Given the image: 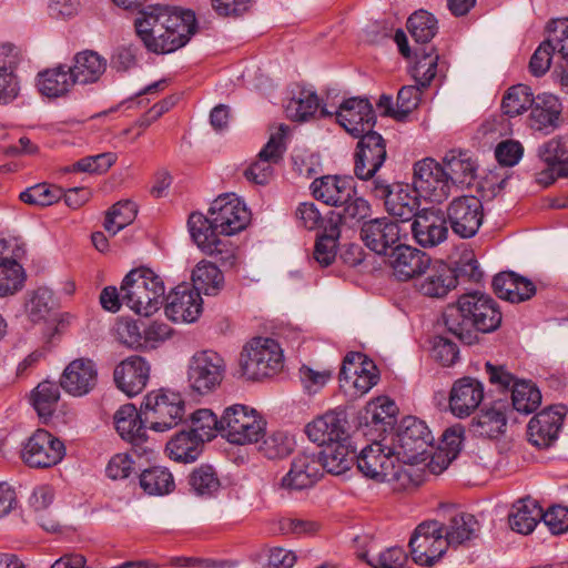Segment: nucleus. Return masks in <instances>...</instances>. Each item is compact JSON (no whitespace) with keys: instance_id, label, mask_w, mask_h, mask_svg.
Returning a JSON list of instances; mask_svg holds the SVG:
<instances>
[{"instance_id":"obj_41","label":"nucleus","mask_w":568,"mask_h":568,"mask_svg":"<svg viewBox=\"0 0 568 568\" xmlns=\"http://www.w3.org/2000/svg\"><path fill=\"white\" fill-rule=\"evenodd\" d=\"M485 372L489 383L500 390H540L539 385L531 379L518 378L507 368L506 365H496L490 362H486Z\"/></svg>"},{"instance_id":"obj_11","label":"nucleus","mask_w":568,"mask_h":568,"mask_svg":"<svg viewBox=\"0 0 568 568\" xmlns=\"http://www.w3.org/2000/svg\"><path fill=\"white\" fill-rule=\"evenodd\" d=\"M444 213L452 231L460 239L475 236L484 221L483 203L474 195L454 197Z\"/></svg>"},{"instance_id":"obj_9","label":"nucleus","mask_w":568,"mask_h":568,"mask_svg":"<svg viewBox=\"0 0 568 568\" xmlns=\"http://www.w3.org/2000/svg\"><path fill=\"white\" fill-rule=\"evenodd\" d=\"M141 412L152 430L166 432L184 419L185 403L181 393H148Z\"/></svg>"},{"instance_id":"obj_51","label":"nucleus","mask_w":568,"mask_h":568,"mask_svg":"<svg viewBox=\"0 0 568 568\" xmlns=\"http://www.w3.org/2000/svg\"><path fill=\"white\" fill-rule=\"evenodd\" d=\"M534 104V95L530 88L517 84L509 88L503 98L501 109L508 116H517L530 109Z\"/></svg>"},{"instance_id":"obj_5","label":"nucleus","mask_w":568,"mask_h":568,"mask_svg":"<svg viewBox=\"0 0 568 568\" xmlns=\"http://www.w3.org/2000/svg\"><path fill=\"white\" fill-rule=\"evenodd\" d=\"M434 437L425 424L415 416L404 417L392 434L390 447L402 464L414 465L424 462Z\"/></svg>"},{"instance_id":"obj_10","label":"nucleus","mask_w":568,"mask_h":568,"mask_svg":"<svg viewBox=\"0 0 568 568\" xmlns=\"http://www.w3.org/2000/svg\"><path fill=\"white\" fill-rule=\"evenodd\" d=\"M399 408L387 395H379L369 400L356 416V432L368 438H386L385 434L393 430Z\"/></svg>"},{"instance_id":"obj_40","label":"nucleus","mask_w":568,"mask_h":568,"mask_svg":"<svg viewBox=\"0 0 568 568\" xmlns=\"http://www.w3.org/2000/svg\"><path fill=\"white\" fill-rule=\"evenodd\" d=\"M444 537L448 545L457 547L478 536L479 523L474 515L459 513L452 516L447 524H444Z\"/></svg>"},{"instance_id":"obj_61","label":"nucleus","mask_w":568,"mask_h":568,"mask_svg":"<svg viewBox=\"0 0 568 568\" xmlns=\"http://www.w3.org/2000/svg\"><path fill=\"white\" fill-rule=\"evenodd\" d=\"M417 58L414 71L415 78L423 88H427L436 75L438 54H434V48L416 49Z\"/></svg>"},{"instance_id":"obj_29","label":"nucleus","mask_w":568,"mask_h":568,"mask_svg":"<svg viewBox=\"0 0 568 568\" xmlns=\"http://www.w3.org/2000/svg\"><path fill=\"white\" fill-rule=\"evenodd\" d=\"M311 191L317 201L336 207L354 195L355 186L352 178L324 175L312 182Z\"/></svg>"},{"instance_id":"obj_21","label":"nucleus","mask_w":568,"mask_h":568,"mask_svg":"<svg viewBox=\"0 0 568 568\" xmlns=\"http://www.w3.org/2000/svg\"><path fill=\"white\" fill-rule=\"evenodd\" d=\"M508 408L509 403L504 399L483 403L469 423V432L476 437L498 439L507 430Z\"/></svg>"},{"instance_id":"obj_45","label":"nucleus","mask_w":568,"mask_h":568,"mask_svg":"<svg viewBox=\"0 0 568 568\" xmlns=\"http://www.w3.org/2000/svg\"><path fill=\"white\" fill-rule=\"evenodd\" d=\"M20 59V51L10 53L0 64V104L12 102L19 94L20 85L13 69Z\"/></svg>"},{"instance_id":"obj_55","label":"nucleus","mask_w":568,"mask_h":568,"mask_svg":"<svg viewBox=\"0 0 568 568\" xmlns=\"http://www.w3.org/2000/svg\"><path fill=\"white\" fill-rule=\"evenodd\" d=\"M23 203L34 206H49L62 197V189L57 185L39 183L28 187L19 195Z\"/></svg>"},{"instance_id":"obj_58","label":"nucleus","mask_w":568,"mask_h":568,"mask_svg":"<svg viewBox=\"0 0 568 568\" xmlns=\"http://www.w3.org/2000/svg\"><path fill=\"white\" fill-rule=\"evenodd\" d=\"M258 450L268 459H282L293 452V443L285 432L276 430L264 438Z\"/></svg>"},{"instance_id":"obj_17","label":"nucleus","mask_w":568,"mask_h":568,"mask_svg":"<svg viewBox=\"0 0 568 568\" xmlns=\"http://www.w3.org/2000/svg\"><path fill=\"white\" fill-rule=\"evenodd\" d=\"M209 214L213 216V224L220 227V233L226 236L243 231L251 220V213L245 203L229 194L215 199Z\"/></svg>"},{"instance_id":"obj_7","label":"nucleus","mask_w":568,"mask_h":568,"mask_svg":"<svg viewBox=\"0 0 568 568\" xmlns=\"http://www.w3.org/2000/svg\"><path fill=\"white\" fill-rule=\"evenodd\" d=\"M372 444L356 454L358 470L369 479L377 483L397 481L402 478L403 465L395 455L386 438H371Z\"/></svg>"},{"instance_id":"obj_43","label":"nucleus","mask_w":568,"mask_h":568,"mask_svg":"<svg viewBox=\"0 0 568 568\" xmlns=\"http://www.w3.org/2000/svg\"><path fill=\"white\" fill-rule=\"evenodd\" d=\"M139 484L144 493L162 496L173 491L175 484L172 474L165 467L154 466L139 475Z\"/></svg>"},{"instance_id":"obj_42","label":"nucleus","mask_w":568,"mask_h":568,"mask_svg":"<svg viewBox=\"0 0 568 568\" xmlns=\"http://www.w3.org/2000/svg\"><path fill=\"white\" fill-rule=\"evenodd\" d=\"M193 291L205 294L216 295L222 290L224 276L220 268L210 262H201L192 272Z\"/></svg>"},{"instance_id":"obj_1","label":"nucleus","mask_w":568,"mask_h":568,"mask_svg":"<svg viewBox=\"0 0 568 568\" xmlns=\"http://www.w3.org/2000/svg\"><path fill=\"white\" fill-rule=\"evenodd\" d=\"M136 36L148 51L165 54L184 47L197 31L195 13L168 6H146L134 20Z\"/></svg>"},{"instance_id":"obj_35","label":"nucleus","mask_w":568,"mask_h":568,"mask_svg":"<svg viewBox=\"0 0 568 568\" xmlns=\"http://www.w3.org/2000/svg\"><path fill=\"white\" fill-rule=\"evenodd\" d=\"M106 60L98 52L84 50L73 57L72 65H68L75 84L95 83L106 70Z\"/></svg>"},{"instance_id":"obj_47","label":"nucleus","mask_w":568,"mask_h":568,"mask_svg":"<svg viewBox=\"0 0 568 568\" xmlns=\"http://www.w3.org/2000/svg\"><path fill=\"white\" fill-rule=\"evenodd\" d=\"M443 166L447 179H449L450 190L460 184H470L475 179L476 165L469 158H464L463 154L446 156Z\"/></svg>"},{"instance_id":"obj_19","label":"nucleus","mask_w":568,"mask_h":568,"mask_svg":"<svg viewBox=\"0 0 568 568\" xmlns=\"http://www.w3.org/2000/svg\"><path fill=\"white\" fill-rule=\"evenodd\" d=\"M336 121L354 138L368 134L376 122L372 103L366 98L353 97L344 100L335 112Z\"/></svg>"},{"instance_id":"obj_50","label":"nucleus","mask_w":568,"mask_h":568,"mask_svg":"<svg viewBox=\"0 0 568 568\" xmlns=\"http://www.w3.org/2000/svg\"><path fill=\"white\" fill-rule=\"evenodd\" d=\"M341 210L332 213L342 224L354 226L368 217L372 213V206L367 200L362 196L351 195L344 203L338 204Z\"/></svg>"},{"instance_id":"obj_57","label":"nucleus","mask_w":568,"mask_h":568,"mask_svg":"<svg viewBox=\"0 0 568 568\" xmlns=\"http://www.w3.org/2000/svg\"><path fill=\"white\" fill-rule=\"evenodd\" d=\"M189 484L200 496H211L221 486L216 471L210 465H201L195 468L189 477Z\"/></svg>"},{"instance_id":"obj_2","label":"nucleus","mask_w":568,"mask_h":568,"mask_svg":"<svg viewBox=\"0 0 568 568\" xmlns=\"http://www.w3.org/2000/svg\"><path fill=\"white\" fill-rule=\"evenodd\" d=\"M443 318L450 334L473 345L478 341V333H491L500 326L503 314L490 295L471 292L463 294L456 305L448 306Z\"/></svg>"},{"instance_id":"obj_8","label":"nucleus","mask_w":568,"mask_h":568,"mask_svg":"<svg viewBox=\"0 0 568 568\" xmlns=\"http://www.w3.org/2000/svg\"><path fill=\"white\" fill-rule=\"evenodd\" d=\"M366 192L384 203L386 212L403 222L415 219L420 211L415 189L399 182L390 183L386 179H376L365 184Z\"/></svg>"},{"instance_id":"obj_23","label":"nucleus","mask_w":568,"mask_h":568,"mask_svg":"<svg viewBox=\"0 0 568 568\" xmlns=\"http://www.w3.org/2000/svg\"><path fill=\"white\" fill-rule=\"evenodd\" d=\"M187 227L193 242L197 247L207 255H222L226 253L231 256L227 245L229 243L221 240L220 227L213 224V216H209L193 212L187 220Z\"/></svg>"},{"instance_id":"obj_30","label":"nucleus","mask_w":568,"mask_h":568,"mask_svg":"<svg viewBox=\"0 0 568 568\" xmlns=\"http://www.w3.org/2000/svg\"><path fill=\"white\" fill-rule=\"evenodd\" d=\"M63 390H93L98 385V369L90 358H75L64 368L59 379Z\"/></svg>"},{"instance_id":"obj_54","label":"nucleus","mask_w":568,"mask_h":568,"mask_svg":"<svg viewBox=\"0 0 568 568\" xmlns=\"http://www.w3.org/2000/svg\"><path fill=\"white\" fill-rule=\"evenodd\" d=\"M320 108L318 97L315 92L302 90L297 98H293L286 105L287 116L293 121H307Z\"/></svg>"},{"instance_id":"obj_15","label":"nucleus","mask_w":568,"mask_h":568,"mask_svg":"<svg viewBox=\"0 0 568 568\" xmlns=\"http://www.w3.org/2000/svg\"><path fill=\"white\" fill-rule=\"evenodd\" d=\"M381 378L376 364L362 352H348L338 373L339 390H371Z\"/></svg>"},{"instance_id":"obj_20","label":"nucleus","mask_w":568,"mask_h":568,"mask_svg":"<svg viewBox=\"0 0 568 568\" xmlns=\"http://www.w3.org/2000/svg\"><path fill=\"white\" fill-rule=\"evenodd\" d=\"M361 240L365 246L378 255H387L399 245L402 229L389 217H376L361 226Z\"/></svg>"},{"instance_id":"obj_13","label":"nucleus","mask_w":568,"mask_h":568,"mask_svg":"<svg viewBox=\"0 0 568 568\" xmlns=\"http://www.w3.org/2000/svg\"><path fill=\"white\" fill-rule=\"evenodd\" d=\"M443 164L426 158L415 163L413 185L425 200L440 204L452 194Z\"/></svg>"},{"instance_id":"obj_16","label":"nucleus","mask_w":568,"mask_h":568,"mask_svg":"<svg viewBox=\"0 0 568 568\" xmlns=\"http://www.w3.org/2000/svg\"><path fill=\"white\" fill-rule=\"evenodd\" d=\"M65 455L64 444L45 429H37L26 442L22 460L32 468H50Z\"/></svg>"},{"instance_id":"obj_22","label":"nucleus","mask_w":568,"mask_h":568,"mask_svg":"<svg viewBox=\"0 0 568 568\" xmlns=\"http://www.w3.org/2000/svg\"><path fill=\"white\" fill-rule=\"evenodd\" d=\"M432 261L426 252L406 244L395 246L387 258L393 275L402 282L416 281L430 266Z\"/></svg>"},{"instance_id":"obj_63","label":"nucleus","mask_w":568,"mask_h":568,"mask_svg":"<svg viewBox=\"0 0 568 568\" xmlns=\"http://www.w3.org/2000/svg\"><path fill=\"white\" fill-rule=\"evenodd\" d=\"M465 440V426L455 424L448 427L442 435L440 453L446 457V466L459 455Z\"/></svg>"},{"instance_id":"obj_32","label":"nucleus","mask_w":568,"mask_h":568,"mask_svg":"<svg viewBox=\"0 0 568 568\" xmlns=\"http://www.w3.org/2000/svg\"><path fill=\"white\" fill-rule=\"evenodd\" d=\"M149 377L150 365L140 356H131L122 361L113 373L119 390H143Z\"/></svg>"},{"instance_id":"obj_26","label":"nucleus","mask_w":568,"mask_h":568,"mask_svg":"<svg viewBox=\"0 0 568 568\" xmlns=\"http://www.w3.org/2000/svg\"><path fill=\"white\" fill-rule=\"evenodd\" d=\"M202 313L199 292L187 285H178L166 297L165 315L176 323H193Z\"/></svg>"},{"instance_id":"obj_36","label":"nucleus","mask_w":568,"mask_h":568,"mask_svg":"<svg viewBox=\"0 0 568 568\" xmlns=\"http://www.w3.org/2000/svg\"><path fill=\"white\" fill-rule=\"evenodd\" d=\"M203 439L190 430L175 434L165 446L168 456L178 463H193L203 452Z\"/></svg>"},{"instance_id":"obj_60","label":"nucleus","mask_w":568,"mask_h":568,"mask_svg":"<svg viewBox=\"0 0 568 568\" xmlns=\"http://www.w3.org/2000/svg\"><path fill=\"white\" fill-rule=\"evenodd\" d=\"M484 403V393H449L450 413L458 418L470 416Z\"/></svg>"},{"instance_id":"obj_28","label":"nucleus","mask_w":568,"mask_h":568,"mask_svg":"<svg viewBox=\"0 0 568 568\" xmlns=\"http://www.w3.org/2000/svg\"><path fill=\"white\" fill-rule=\"evenodd\" d=\"M305 433L311 442L324 447L349 439L346 420L342 413L336 412L326 413L308 423Z\"/></svg>"},{"instance_id":"obj_12","label":"nucleus","mask_w":568,"mask_h":568,"mask_svg":"<svg viewBox=\"0 0 568 568\" xmlns=\"http://www.w3.org/2000/svg\"><path fill=\"white\" fill-rule=\"evenodd\" d=\"M358 138L354 153V174L358 180L369 184L376 179H383L377 173L387 158L386 142L375 131Z\"/></svg>"},{"instance_id":"obj_49","label":"nucleus","mask_w":568,"mask_h":568,"mask_svg":"<svg viewBox=\"0 0 568 568\" xmlns=\"http://www.w3.org/2000/svg\"><path fill=\"white\" fill-rule=\"evenodd\" d=\"M437 535H445L444 524L438 520H425L415 528L409 539V548L417 554L419 560L426 561L432 558L425 554L428 549V541L435 539Z\"/></svg>"},{"instance_id":"obj_3","label":"nucleus","mask_w":568,"mask_h":568,"mask_svg":"<svg viewBox=\"0 0 568 568\" xmlns=\"http://www.w3.org/2000/svg\"><path fill=\"white\" fill-rule=\"evenodd\" d=\"M121 291L124 305L141 316L153 315L164 303V283L148 267L131 270L122 281Z\"/></svg>"},{"instance_id":"obj_33","label":"nucleus","mask_w":568,"mask_h":568,"mask_svg":"<svg viewBox=\"0 0 568 568\" xmlns=\"http://www.w3.org/2000/svg\"><path fill=\"white\" fill-rule=\"evenodd\" d=\"M144 423H146L145 417L133 404L122 405L114 414L116 432L122 439L133 446H139L146 440Z\"/></svg>"},{"instance_id":"obj_46","label":"nucleus","mask_w":568,"mask_h":568,"mask_svg":"<svg viewBox=\"0 0 568 568\" xmlns=\"http://www.w3.org/2000/svg\"><path fill=\"white\" fill-rule=\"evenodd\" d=\"M531 120L538 124V129L554 125L561 112L558 98L551 93L538 94L531 105Z\"/></svg>"},{"instance_id":"obj_48","label":"nucleus","mask_w":568,"mask_h":568,"mask_svg":"<svg viewBox=\"0 0 568 568\" xmlns=\"http://www.w3.org/2000/svg\"><path fill=\"white\" fill-rule=\"evenodd\" d=\"M407 29L417 43L426 44L437 34L438 22L428 11L418 10L408 18Z\"/></svg>"},{"instance_id":"obj_64","label":"nucleus","mask_w":568,"mask_h":568,"mask_svg":"<svg viewBox=\"0 0 568 568\" xmlns=\"http://www.w3.org/2000/svg\"><path fill=\"white\" fill-rule=\"evenodd\" d=\"M557 51L554 40L546 39L536 49L529 61V70L535 77L544 75L550 68L552 54Z\"/></svg>"},{"instance_id":"obj_39","label":"nucleus","mask_w":568,"mask_h":568,"mask_svg":"<svg viewBox=\"0 0 568 568\" xmlns=\"http://www.w3.org/2000/svg\"><path fill=\"white\" fill-rule=\"evenodd\" d=\"M539 156L551 172V183L556 176H568V136H556L539 149Z\"/></svg>"},{"instance_id":"obj_6","label":"nucleus","mask_w":568,"mask_h":568,"mask_svg":"<svg viewBox=\"0 0 568 568\" xmlns=\"http://www.w3.org/2000/svg\"><path fill=\"white\" fill-rule=\"evenodd\" d=\"M221 435L231 444L257 443L265 436L266 422L254 408L234 404L226 407L220 417Z\"/></svg>"},{"instance_id":"obj_37","label":"nucleus","mask_w":568,"mask_h":568,"mask_svg":"<svg viewBox=\"0 0 568 568\" xmlns=\"http://www.w3.org/2000/svg\"><path fill=\"white\" fill-rule=\"evenodd\" d=\"M75 84L68 65L59 64L38 74V89L48 98L64 95Z\"/></svg>"},{"instance_id":"obj_34","label":"nucleus","mask_w":568,"mask_h":568,"mask_svg":"<svg viewBox=\"0 0 568 568\" xmlns=\"http://www.w3.org/2000/svg\"><path fill=\"white\" fill-rule=\"evenodd\" d=\"M316 458L321 460L322 473L325 470L332 475H341L351 468L356 458V448L348 440H339L325 446Z\"/></svg>"},{"instance_id":"obj_4","label":"nucleus","mask_w":568,"mask_h":568,"mask_svg":"<svg viewBox=\"0 0 568 568\" xmlns=\"http://www.w3.org/2000/svg\"><path fill=\"white\" fill-rule=\"evenodd\" d=\"M283 363V351L275 339L254 337L240 354L241 376L247 381H263L276 375Z\"/></svg>"},{"instance_id":"obj_24","label":"nucleus","mask_w":568,"mask_h":568,"mask_svg":"<svg viewBox=\"0 0 568 568\" xmlns=\"http://www.w3.org/2000/svg\"><path fill=\"white\" fill-rule=\"evenodd\" d=\"M414 240L423 247H435L448 237V226L442 210L426 209L414 219L412 226Z\"/></svg>"},{"instance_id":"obj_52","label":"nucleus","mask_w":568,"mask_h":568,"mask_svg":"<svg viewBox=\"0 0 568 568\" xmlns=\"http://www.w3.org/2000/svg\"><path fill=\"white\" fill-rule=\"evenodd\" d=\"M138 213L134 202L130 200L119 201L106 213L104 229L112 235L131 224Z\"/></svg>"},{"instance_id":"obj_59","label":"nucleus","mask_w":568,"mask_h":568,"mask_svg":"<svg viewBox=\"0 0 568 568\" xmlns=\"http://www.w3.org/2000/svg\"><path fill=\"white\" fill-rule=\"evenodd\" d=\"M52 291L39 287L33 291L26 302V312L31 322L38 323L47 318L51 312Z\"/></svg>"},{"instance_id":"obj_62","label":"nucleus","mask_w":568,"mask_h":568,"mask_svg":"<svg viewBox=\"0 0 568 568\" xmlns=\"http://www.w3.org/2000/svg\"><path fill=\"white\" fill-rule=\"evenodd\" d=\"M358 557L373 568H403L407 561V555L400 547L387 548L376 556L363 552Z\"/></svg>"},{"instance_id":"obj_31","label":"nucleus","mask_w":568,"mask_h":568,"mask_svg":"<svg viewBox=\"0 0 568 568\" xmlns=\"http://www.w3.org/2000/svg\"><path fill=\"white\" fill-rule=\"evenodd\" d=\"M494 293L511 303H521L536 294V285L528 278L514 272H500L493 278Z\"/></svg>"},{"instance_id":"obj_44","label":"nucleus","mask_w":568,"mask_h":568,"mask_svg":"<svg viewBox=\"0 0 568 568\" xmlns=\"http://www.w3.org/2000/svg\"><path fill=\"white\" fill-rule=\"evenodd\" d=\"M339 233L338 223L332 216L314 246L313 257L321 266H329L335 261Z\"/></svg>"},{"instance_id":"obj_38","label":"nucleus","mask_w":568,"mask_h":568,"mask_svg":"<svg viewBox=\"0 0 568 568\" xmlns=\"http://www.w3.org/2000/svg\"><path fill=\"white\" fill-rule=\"evenodd\" d=\"M541 517L542 508L536 500L527 497L513 505L508 520L513 530L528 535L534 531Z\"/></svg>"},{"instance_id":"obj_56","label":"nucleus","mask_w":568,"mask_h":568,"mask_svg":"<svg viewBox=\"0 0 568 568\" xmlns=\"http://www.w3.org/2000/svg\"><path fill=\"white\" fill-rule=\"evenodd\" d=\"M191 433L203 439V443L215 437V433L221 434L220 418L211 410L201 408L191 414Z\"/></svg>"},{"instance_id":"obj_18","label":"nucleus","mask_w":568,"mask_h":568,"mask_svg":"<svg viewBox=\"0 0 568 568\" xmlns=\"http://www.w3.org/2000/svg\"><path fill=\"white\" fill-rule=\"evenodd\" d=\"M567 413L568 407L562 404L549 405L538 412L527 426L529 443L539 448L549 447L557 439Z\"/></svg>"},{"instance_id":"obj_27","label":"nucleus","mask_w":568,"mask_h":568,"mask_svg":"<svg viewBox=\"0 0 568 568\" xmlns=\"http://www.w3.org/2000/svg\"><path fill=\"white\" fill-rule=\"evenodd\" d=\"M323 476L321 460L314 454H298L288 473L282 477L280 487L287 491H297L314 486Z\"/></svg>"},{"instance_id":"obj_25","label":"nucleus","mask_w":568,"mask_h":568,"mask_svg":"<svg viewBox=\"0 0 568 568\" xmlns=\"http://www.w3.org/2000/svg\"><path fill=\"white\" fill-rule=\"evenodd\" d=\"M415 290L423 296L443 298L457 287L453 268L443 261H432L430 266L415 281Z\"/></svg>"},{"instance_id":"obj_53","label":"nucleus","mask_w":568,"mask_h":568,"mask_svg":"<svg viewBox=\"0 0 568 568\" xmlns=\"http://www.w3.org/2000/svg\"><path fill=\"white\" fill-rule=\"evenodd\" d=\"M24 271L14 260L3 258L0 262V297L9 296L22 288Z\"/></svg>"},{"instance_id":"obj_14","label":"nucleus","mask_w":568,"mask_h":568,"mask_svg":"<svg viewBox=\"0 0 568 568\" xmlns=\"http://www.w3.org/2000/svg\"><path fill=\"white\" fill-rule=\"evenodd\" d=\"M226 372L224 358L212 349L196 352L190 359L187 377L192 390H212L221 386Z\"/></svg>"}]
</instances>
